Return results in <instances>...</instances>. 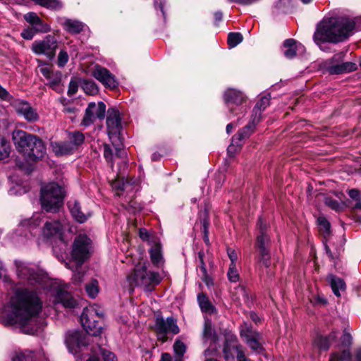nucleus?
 Wrapping results in <instances>:
<instances>
[{
	"label": "nucleus",
	"instance_id": "nucleus-1",
	"mask_svg": "<svg viewBox=\"0 0 361 361\" xmlns=\"http://www.w3.org/2000/svg\"><path fill=\"white\" fill-rule=\"evenodd\" d=\"M42 309V301L36 290L18 288L11 299L4 322L6 325H16L23 333L33 335L39 329L35 320Z\"/></svg>",
	"mask_w": 361,
	"mask_h": 361
},
{
	"label": "nucleus",
	"instance_id": "nucleus-2",
	"mask_svg": "<svg viewBox=\"0 0 361 361\" xmlns=\"http://www.w3.org/2000/svg\"><path fill=\"white\" fill-rule=\"evenodd\" d=\"M355 25L354 20L347 17L325 18L318 24L314 34V41L317 44L342 42L352 35Z\"/></svg>",
	"mask_w": 361,
	"mask_h": 361
},
{
	"label": "nucleus",
	"instance_id": "nucleus-3",
	"mask_svg": "<svg viewBox=\"0 0 361 361\" xmlns=\"http://www.w3.org/2000/svg\"><path fill=\"white\" fill-rule=\"evenodd\" d=\"M13 140L18 151L32 161L42 158L46 153L44 142L37 135L16 130L13 132Z\"/></svg>",
	"mask_w": 361,
	"mask_h": 361
},
{
	"label": "nucleus",
	"instance_id": "nucleus-4",
	"mask_svg": "<svg viewBox=\"0 0 361 361\" xmlns=\"http://www.w3.org/2000/svg\"><path fill=\"white\" fill-rule=\"evenodd\" d=\"M63 190L56 183H49L41 188L42 207L47 212H56L62 205Z\"/></svg>",
	"mask_w": 361,
	"mask_h": 361
},
{
	"label": "nucleus",
	"instance_id": "nucleus-5",
	"mask_svg": "<svg viewBox=\"0 0 361 361\" xmlns=\"http://www.w3.org/2000/svg\"><path fill=\"white\" fill-rule=\"evenodd\" d=\"M128 279L130 286L142 287L145 290H152L161 282V277L158 272L147 271V267L142 265L137 266Z\"/></svg>",
	"mask_w": 361,
	"mask_h": 361
},
{
	"label": "nucleus",
	"instance_id": "nucleus-6",
	"mask_svg": "<svg viewBox=\"0 0 361 361\" xmlns=\"http://www.w3.org/2000/svg\"><path fill=\"white\" fill-rule=\"evenodd\" d=\"M268 226L262 218H259L257 222V233L256 236L255 248L259 252V261L268 268L271 265V255H270V236L267 233Z\"/></svg>",
	"mask_w": 361,
	"mask_h": 361
},
{
	"label": "nucleus",
	"instance_id": "nucleus-7",
	"mask_svg": "<svg viewBox=\"0 0 361 361\" xmlns=\"http://www.w3.org/2000/svg\"><path fill=\"white\" fill-rule=\"evenodd\" d=\"M106 126L108 135L116 149L115 156L118 158H126L127 152L123 148L122 144L116 143L115 140V139L119 140L118 135L121 129V118L119 112L116 109H109L108 110Z\"/></svg>",
	"mask_w": 361,
	"mask_h": 361
},
{
	"label": "nucleus",
	"instance_id": "nucleus-8",
	"mask_svg": "<svg viewBox=\"0 0 361 361\" xmlns=\"http://www.w3.org/2000/svg\"><path fill=\"white\" fill-rule=\"evenodd\" d=\"M103 313L97 306L86 307L80 317V322L86 332L92 336H98L102 332L99 322L103 318Z\"/></svg>",
	"mask_w": 361,
	"mask_h": 361
},
{
	"label": "nucleus",
	"instance_id": "nucleus-9",
	"mask_svg": "<svg viewBox=\"0 0 361 361\" xmlns=\"http://www.w3.org/2000/svg\"><path fill=\"white\" fill-rule=\"evenodd\" d=\"M154 330L158 340L163 343L167 341L169 334L176 335L180 332L177 320L173 317H169L166 319L161 317H157Z\"/></svg>",
	"mask_w": 361,
	"mask_h": 361
},
{
	"label": "nucleus",
	"instance_id": "nucleus-10",
	"mask_svg": "<svg viewBox=\"0 0 361 361\" xmlns=\"http://www.w3.org/2000/svg\"><path fill=\"white\" fill-rule=\"evenodd\" d=\"M91 240L85 235H79L74 240L72 250V259L81 265L90 257Z\"/></svg>",
	"mask_w": 361,
	"mask_h": 361
},
{
	"label": "nucleus",
	"instance_id": "nucleus-11",
	"mask_svg": "<svg viewBox=\"0 0 361 361\" xmlns=\"http://www.w3.org/2000/svg\"><path fill=\"white\" fill-rule=\"evenodd\" d=\"M58 42L54 36L47 35L42 40H36L32 44V51L38 55H45L49 59L54 58Z\"/></svg>",
	"mask_w": 361,
	"mask_h": 361
},
{
	"label": "nucleus",
	"instance_id": "nucleus-12",
	"mask_svg": "<svg viewBox=\"0 0 361 361\" xmlns=\"http://www.w3.org/2000/svg\"><path fill=\"white\" fill-rule=\"evenodd\" d=\"M17 274L20 279L27 281L30 285L42 284L45 276L39 271H36L21 262H16Z\"/></svg>",
	"mask_w": 361,
	"mask_h": 361
},
{
	"label": "nucleus",
	"instance_id": "nucleus-13",
	"mask_svg": "<svg viewBox=\"0 0 361 361\" xmlns=\"http://www.w3.org/2000/svg\"><path fill=\"white\" fill-rule=\"evenodd\" d=\"M224 99L231 113L238 114L243 112L245 109L242 106L245 101L243 92L233 88L228 89L224 94Z\"/></svg>",
	"mask_w": 361,
	"mask_h": 361
},
{
	"label": "nucleus",
	"instance_id": "nucleus-14",
	"mask_svg": "<svg viewBox=\"0 0 361 361\" xmlns=\"http://www.w3.org/2000/svg\"><path fill=\"white\" fill-rule=\"evenodd\" d=\"M106 106L102 102L97 104L90 102L85 110V114L82 121V124L89 126L92 124L97 118L103 119L105 116Z\"/></svg>",
	"mask_w": 361,
	"mask_h": 361
},
{
	"label": "nucleus",
	"instance_id": "nucleus-15",
	"mask_svg": "<svg viewBox=\"0 0 361 361\" xmlns=\"http://www.w3.org/2000/svg\"><path fill=\"white\" fill-rule=\"evenodd\" d=\"M65 342L69 351L73 354L88 343L86 335L79 331H68L66 334Z\"/></svg>",
	"mask_w": 361,
	"mask_h": 361
},
{
	"label": "nucleus",
	"instance_id": "nucleus-16",
	"mask_svg": "<svg viewBox=\"0 0 361 361\" xmlns=\"http://www.w3.org/2000/svg\"><path fill=\"white\" fill-rule=\"evenodd\" d=\"M92 75L106 87L114 89L118 86L115 76L107 68L99 65L94 66Z\"/></svg>",
	"mask_w": 361,
	"mask_h": 361
},
{
	"label": "nucleus",
	"instance_id": "nucleus-17",
	"mask_svg": "<svg viewBox=\"0 0 361 361\" xmlns=\"http://www.w3.org/2000/svg\"><path fill=\"white\" fill-rule=\"evenodd\" d=\"M13 106L18 114L22 116L28 122H36L39 119L36 109L32 108L27 102L18 100Z\"/></svg>",
	"mask_w": 361,
	"mask_h": 361
},
{
	"label": "nucleus",
	"instance_id": "nucleus-18",
	"mask_svg": "<svg viewBox=\"0 0 361 361\" xmlns=\"http://www.w3.org/2000/svg\"><path fill=\"white\" fill-rule=\"evenodd\" d=\"M42 233V235L47 239L61 238L63 226L58 220L47 219L44 221Z\"/></svg>",
	"mask_w": 361,
	"mask_h": 361
},
{
	"label": "nucleus",
	"instance_id": "nucleus-19",
	"mask_svg": "<svg viewBox=\"0 0 361 361\" xmlns=\"http://www.w3.org/2000/svg\"><path fill=\"white\" fill-rule=\"evenodd\" d=\"M240 336L252 350L261 353L264 350L261 343L262 336L259 332L246 329L240 331Z\"/></svg>",
	"mask_w": 361,
	"mask_h": 361
},
{
	"label": "nucleus",
	"instance_id": "nucleus-20",
	"mask_svg": "<svg viewBox=\"0 0 361 361\" xmlns=\"http://www.w3.org/2000/svg\"><path fill=\"white\" fill-rule=\"evenodd\" d=\"M44 359H45V355L42 350H19L16 352L12 357V361H42Z\"/></svg>",
	"mask_w": 361,
	"mask_h": 361
},
{
	"label": "nucleus",
	"instance_id": "nucleus-21",
	"mask_svg": "<svg viewBox=\"0 0 361 361\" xmlns=\"http://www.w3.org/2000/svg\"><path fill=\"white\" fill-rule=\"evenodd\" d=\"M55 305L61 304L66 309H75L78 306L77 300L68 292L59 289L54 299Z\"/></svg>",
	"mask_w": 361,
	"mask_h": 361
},
{
	"label": "nucleus",
	"instance_id": "nucleus-22",
	"mask_svg": "<svg viewBox=\"0 0 361 361\" xmlns=\"http://www.w3.org/2000/svg\"><path fill=\"white\" fill-rule=\"evenodd\" d=\"M244 350V348L240 345L236 337L227 339L224 345L223 353L226 360H233L238 352Z\"/></svg>",
	"mask_w": 361,
	"mask_h": 361
},
{
	"label": "nucleus",
	"instance_id": "nucleus-23",
	"mask_svg": "<svg viewBox=\"0 0 361 361\" xmlns=\"http://www.w3.org/2000/svg\"><path fill=\"white\" fill-rule=\"evenodd\" d=\"M283 54L288 59H293L297 54V52L303 53L305 47L294 39H288L283 42Z\"/></svg>",
	"mask_w": 361,
	"mask_h": 361
},
{
	"label": "nucleus",
	"instance_id": "nucleus-24",
	"mask_svg": "<svg viewBox=\"0 0 361 361\" xmlns=\"http://www.w3.org/2000/svg\"><path fill=\"white\" fill-rule=\"evenodd\" d=\"M50 145L52 152L57 157L67 156L74 152L71 143L68 140L51 142Z\"/></svg>",
	"mask_w": 361,
	"mask_h": 361
},
{
	"label": "nucleus",
	"instance_id": "nucleus-25",
	"mask_svg": "<svg viewBox=\"0 0 361 361\" xmlns=\"http://www.w3.org/2000/svg\"><path fill=\"white\" fill-rule=\"evenodd\" d=\"M68 205L71 215L79 223H84L90 216V213L84 214L81 211L80 203L76 200L69 201Z\"/></svg>",
	"mask_w": 361,
	"mask_h": 361
},
{
	"label": "nucleus",
	"instance_id": "nucleus-26",
	"mask_svg": "<svg viewBox=\"0 0 361 361\" xmlns=\"http://www.w3.org/2000/svg\"><path fill=\"white\" fill-rule=\"evenodd\" d=\"M44 216L42 214H34L30 219H23L19 224V228L27 229L31 232L41 224Z\"/></svg>",
	"mask_w": 361,
	"mask_h": 361
},
{
	"label": "nucleus",
	"instance_id": "nucleus-27",
	"mask_svg": "<svg viewBox=\"0 0 361 361\" xmlns=\"http://www.w3.org/2000/svg\"><path fill=\"white\" fill-rule=\"evenodd\" d=\"M357 69V65L353 62H344L342 63L332 65L328 68L331 74H342L350 73Z\"/></svg>",
	"mask_w": 361,
	"mask_h": 361
},
{
	"label": "nucleus",
	"instance_id": "nucleus-28",
	"mask_svg": "<svg viewBox=\"0 0 361 361\" xmlns=\"http://www.w3.org/2000/svg\"><path fill=\"white\" fill-rule=\"evenodd\" d=\"M258 123L259 122H257V121L254 120V118L252 117L251 121H250L247 125L239 130L238 133L233 137V142L238 140L241 142L243 140L248 138L253 133L254 129Z\"/></svg>",
	"mask_w": 361,
	"mask_h": 361
},
{
	"label": "nucleus",
	"instance_id": "nucleus-29",
	"mask_svg": "<svg viewBox=\"0 0 361 361\" xmlns=\"http://www.w3.org/2000/svg\"><path fill=\"white\" fill-rule=\"evenodd\" d=\"M202 338L204 343L208 341L215 342L217 339V336L214 328L213 327L212 321L209 319H205L202 333Z\"/></svg>",
	"mask_w": 361,
	"mask_h": 361
},
{
	"label": "nucleus",
	"instance_id": "nucleus-30",
	"mask_svg": "<svg viewBox=\"0 0 361 361\" xmlns=\"http://www.w3.org/2000/svg\"><path fill=\"white\" fill-rule=\"evenodd\" d=\"M270 97H271L269 94L263 96L256 104L253 109L252 117H253L254 120L257 121V122H259L261 119L262 111H264L269 105Z\"/></svg>",
	"mask_w": 361,
	"mask_h": 361
},
{
	"label": "nucleus",
	"instance_id": "nucleus-31",
	"mask_svg": "<svg viewBox=\"0 0 361 361\" xmlns=\"http://www.w3.org/2000/svg\"><path fill=\"white\" fill-rule=\"evenodd\" d=\"M64 29L71 34H78L85 27V24L78 20L66 19L62 23Z\"/></svg>",
	"mask_w": 361,
	"mask_h": 361
},
{
	"label": "nucleus",
	"instance_id": "nucleus-32",
	"mask_svg": "<svg viewBox=\"0 0 361 361\" xmlns=\"http://www.w3.org/2000/svg\"><path fill=\"white\" fill-rule=\"evenodd\" d=\"M327 279L329 281L332 290L336 296H340V291H344L345 290V283L344 281L333 274H330L327 276Z\"/></svg>",
	"mask_w": 361,
	"mask_h": 361
},
{
	"label": "nucleus",
	"instance_id": "nucleus-33",
	"mask_svg": "<svg viewBox=\"0 0 361 361\" xmlns=\"http://www.w3.org/2000/svg\"><path fill=\"white\" fill-rule=\"evenodd\" d=\"M149 255L152 263L156 267H160L164 263V259L161 254V245L154 244L149 250Z\"/></svg>",
	"mask_w": 361,
	"mask_h": 361
},
{
	"label": "nucleus",
	"instance_id": "nucleus-34",
	"mask_svg": "<svg viewBox=\"0 0 361 361\" xmlns=\"http://www.w3.org/2000/svg\"><path fill=\"white\" fill-rule=\"evenodd\" d=\"M197 301L202 312L209 314L216 312L215 307L211 303L208 297L204 293H201L197 295Z\"/></svg>",
	"mask_w": 361,
	"mask_h": 361
},
{
	"label": "nucleus",
	"instance_id": "nucleus-35",
	"mask_svg": "<svg viewBox=\"0 0 361 361\" xmlns=\"http://www.w3.org/2000/svg\"><path fill=\"white\" fill-rule=\"evenodd\" d=\"M336 338V336L335 334H331L329 338L318 336L313 341V347L317 348L319 350H326L330 346L329 339H335Z\"/></svg>",
	"mask_w": 361,
	"mask_h": 361
},
{
	"label": "nucleus",
	"instance_id": "nucleus-36",
	"mask_svg": "<svg viewBox=\"0 0 361 361\" xmlns=\"http://www.w3.org/2000/svg\"><path fill=\"white\" fill-rule=\"evenodd\" d=\"M68 142L71 143L74 152L80 145H81L84 142L85 140L84 135L79 131H74L73 133H70L68 134Z\"/></svg>",
	"mask_w": 361,
	"mask_h": 361
},
{
	"label": "nucleus",
	"instance_id": "nucleus-37",
	"mask_svg": "<svg viewBox=\"0 0 361 361\" xmlns=\"http://www.w3.org/2000/svg\"><path fill=\"white\" fill-rule=\"evenodd\" d=\"M203 255H204V254L202 252H200L198 253V257H199L200 262V270L201 272V278H202V281L205 283V284L207 286H209L212 285V280L207 274L206 265H205V263L203 259Z\"/></svg>",
	"mask_w": 361,
	"mask_h": 361
},
{
	"label": "nucleus",
	"instance_id": "nucleus-38",
	"mask_svg": "<svg viewBox=\"0 0 361 361\" xmlns=\"http://www.w3.org/2000/svg\"><path fill=\"white\" fill-rule=\"evenodd\" d=\"M173 348L175 353V359L173 361H183L182 357L186 351L185 344L180 340H176Z\"/></svg>",
	"mask_w": 361,
	"mask_h": 361
},
{
	"label": "nucleus",
	"instance_id": "nucleus-39",
	"mask_svg": "<svg viewBox=\"0 0 361 361\" xmlns=\"http://www.w3.org/2000/svg\"><path fill=\"white\" fill-rule=\"evenodd\" d=\"M85 290L90 298H94L99 293L98 281L96 279H92L85 284Z\"/></svg>",
	"mask_w": 361,
	"mask_h": 361
},
{
	"label": "nucleus",
	"instance_id": "nucleus-40",
	"mask_svg": "<svg viewBox=\"0 0 361 361\" xmlns=\"http://www.w3.org/2000/svg\"><path fill=\"white\" fill-rule=\"evenodd\" d=\"M351 354L349 350H343L341 353H334L330 356L329 361H350Z\"/></svg>",
	"mask_w": 361,
	"mask_h": 361
},
{
	"label": "nucleus",
	"instance_id": "nucleus-41",
	"mask_svg": "<svg viewBox=\"0 0 361 361\" xmlns=\"http://www.w3.org/2000/svg\"><path fill=\"white\" fill-rule=\"evenodd\" d=\"M203 217L200 219V224L202 227V231H203V239L206 244H209V217L207 213L204 212L203 214Z\"/></svg>",
	"mask_w": 361,
	"mask_h": 361
},
{
	"label": "nucleus",
	"instance_id": "nucleus-42",
	"mask_svg": "<svg viewBox=\"0 0 361 361\" xmlns=\"http://www.w3.org/2000/svg\"><path fill=\"white\" fill-rule=\"evenodd\" d=\"M49 86L56 90L61 81V73L59 71H53V73L47 78Z\"/></svg>",
	"mask_w": 361,
	"mask_h": 361
},
{
	"label": "nucleus",
	"instance_id": "nucleus-43",
	"mask_svg": "<svg viewBox=\"0 0 361 361\" xmlns=\"http://www.w3.org/2000/svg\"><path fill=\"white\" fill-rule=\"evenodd\" d=\"M10 154V145L6 140L0 135V160L8 157Z\"/></svg>",
	"mask_w": 361,
	"mask_h": 361
},
{
	"label": "nucleus",
	"instance_id": "nucleus-44",
	"mask_svg": "<svg viewBox=\"0 0 361 361\" xmlns=\"http://www.w3.org/2000/svg\"><path fill=\"white\" fill-rule=\"evenodd\" d=\"M243 39V35L240 32H230L228 36V44L233 48L239 44Z\"/></svg>",
	"mask_w": 361,
	"mask_h": 361
},
{
	"label": "nucleus",
	"instance_id": "nucleus-45",
	"mask_svg": "<svg viewBox=\"0 0 361 361\" xmlns=\"http://www.w3.org/2000/svg\"><path fill=\"white\" fill-rule=\"evenodd\" d=\"M319 231L324 236L330 233V223L324 216H319L317 219Z\"/></svg>",
	"mask_w": 361,
	"mask_h": 361
},
{
	"label": "nucleus",
	"instance_id": "nucleus-46",
	"mask_svg": "<svg viewBox=\"0 0 361 361\" xmlns=\"http://www.w3.org/2000/svg\"><path fill=\"white\" fill-rule=\"evenodd\" d=\"M31 27L37 33H45L50 30L49 26L44 23L40 18H38L33 24L31 25Z\"/></svg>",
	"mask_w": 361,
	"mask_h": 361
},
{
	"label": "nucleus",
	"instance_id": "nucleus-47",
	"mask_svg": "<svg viewBox=\"0 0 361 361\" xmlns=\"http://www.w3.org/2000/svg\"><path fill=\"white\" fill-rule=\"evenodd\" d=\"M84 91L90 95H94L98 92L97 85L93 81L87 80L82 84Z\"/></svg>",
	"mask_w": 361,
	"mask_h": 361
},
{
	"label": "nucleus",
	"instance_id": "nucleus-48",
	"mask_svg": "<svg viewBox=\"0 0 361 361\" xmlns=\"http://www.w3.org/2000/svg\"><path fill=\"white\" fill-rule=\"evenodd\" d=\"M129 185V182H125L123 178L121 179H116L111 183V186L114 189L123 191H127Z\"/></svg>",
	"mask_w": 361,
	"mask_h": 361
},
{
	"label": "nucleus",
	"instance_id": "nucleus-49",
	"mask_svg": "<svg viewBox=\"0 0 361 361\" xmlns=\"http://www.w3.org/2000/svg\"><path fill=\"white\" fill-rule=\"evenodd\" d=\"M104 157L106 159V161L111 164V167L113 168L114 163H113V158H114V154L113 150L109 145L108 144H104Z\"/></svg>",
	"mask_w": 361,
	"mask_h": 361
},
{
	"label": "nucleus",
	"instance_id": "nucleus-50",
	"mask_svg": "<svg viewBox=\"0 0 361 361\" xmlns=\"http://www.w3.org/2000/svg\"><path fill=\"white\" fill-rule=\"evenodd\" d=\"M324 201L326 205L335 211H339L341 209L340 203L337 200H334L331 196H325Z\"/></svg>",
	"mask_w": 361,
	"mask_h": 361
},
{
	"label": "nucleus",
	"instance_id": "nucleus-51",
	"mask_svg": "<svg viewBox=\"0 0 361 361\" xmlns=\"http://www.w3.org/2000/svg\"><path fill=\"white\" fill-rule=\"evenodd\" d=\"M228 277L231 282H236L239 279V274L236 269L235 264H230L228 271Z\"/></svg>",
	"mask_w": 361,
	"mask_h": 361
},
{
	"label": "nucleus",
	"instance_id": "nucleus-52",
	"mask_svg": "<svg viewBox=\"0 0 361 361\" xmlns=\"http://www.w3.org/2000/svg\"><path fill=\"white\" fill-rule=\"evenodd\" d=\"M242 144L238 140L232 141V143L228 147L227 152L230 156H234V154L240 149Z\"/></svg>",
	"mask_w": 361,
	"mask_h": 361
},
{
	"label": "nucleus",
	"instance_id": "nucleus-53",
	"mask_svg": "<svg viewBox=\"0 0 361 361\" xmlns=\"http://www.w3.org/2000/svg\"><path fill=\"white\" fill-rule=\"evenodd\" d=\"M68 61V53L64 50H61L59 56L57 63L59 67H63Z\"/></svg>",
	"mask_w": 361,
	"mask_h": 361
},
{
	"label": "nucleus",
	"instance_id": "nucleus-54",
	"mask_svg": "<svg viewBox=\"0 0 361 361\" xmlns=\"http://www.w3.org/2000/svg\"><path fill=\"white\" fill-rule=\"evenodd\" d=\"M37 32L33 28L27 27L21 32V36L23 39L27 40H31Z\"/></svg>",
	"mask_w": 361,
	"mask_h": 361
},
{
	"label": "nucleus",
	"instance_id": "nucleus-55",
	"mask_svg": "<svg viewBox=\"0 0 361 361\" xmlns=\"http://www.w3.org/2000/svg\"><path fill=\"white\" fill-rule=\"evenodd\" d=\"M102 354L103 356L104 361H117L115 355L109 350L103 349L102 350Z\"/></svg>",
	"mask_w": 361,
	"mask_h": 361
},
{
	"label": "nucleus",
	"instance_id": "nucleus-56",
	"mask_svg": "<svg viewBox=\"0 0 361 361\" xmlns=\"http://www.w3.org/2000/svg\"><path fill=\"white\" fill-rule=\"evenodd\" d=\"M227 254L231 260V264H235V262H237L238 258V254L235 252V250H234L232 248H228Z\"/></svg>",
	"mask_w": 361,
	"mask_h": 361
},
{
	"label": "nucleus",
	"instance_id": "nucleus-57",
	"mask_svg": "<svg viewBox=\"0 0 361 361\" xmlns=\"http://www.w3.org/2000/svg\"><path fill=\"white\" fill-rule=\"evenodd\" d=\"M125 182H129V185H130L128 186V190H127V192L134 190L135 188L138 186V185L140 183V180L137 178H132L130 179L127 178L125 180Z\"/></svg>",
	"mask_w": 361,
	"mask_h": 361
},
{
	"label": "nucleus",
	"instance_id": "nucleus-58",
	"mask_svg": "<svg viewBox=\"0 0 361 361\" xmlns=\"http://www.w3.org/2000/svg\"><path fill=\"white\" fill-rule=\"evenodd\" d=\"M352 339L353 338L351 335L345 331L341 337L342 344L344 345H350L352 343Z\"/></svg>",
	"mask_w": 361,
	"mask_h": 361
},
{
	"label": "nucleus",
	"instance_id": "nucleus-59",
	"mask_svg": "<svg viewBox=\"0 0 361 361\" xmlns=\"http://www.w3.org/2000/svg\"><path fill=\"white\" fill-rule=\"evenodd\" d=\"M25 20L30 24H33L38 18H39L35 13L30 12L25 15Z\"/></svg>",
	"mask_w": 361,
	"mask_h": 361
},
{
	"label": "nucleus",
	"instance_id": "nucleus-60",
	"mask_svg": "<svg viewBox=\"0 0 361 361\" xmlns=\"http://www.w3.org/2000/svg\"><path fill=\"white\" fill-rule=\"evenodd\" d=\"M46 79L53 73L51 66L47 65V66H42L39 71Z\"/></svg>",
	"mask_w": 361,
	"mask_h": 361
},
{
	"label": "nucleus",
	"instance_id": "nucleus-61",
	"mask_svg": "<svg viewBox=\"0 0 361 361\" xmlns=\"http://www.w3.org/2000/svg\"><path fill=\"white\" fill-rule=\"evenodd\" d=\"M78 91V85L75 81L71 80L69 83L68 94L70 96L73 95Z\"/></svg>",
	"mask_w": 361,
	"mask_h": 361
},
{
	"label": "nucleus",
	"instance_id": "nucleus-62",
	"mask_svg": "<svg viewBox=\"0 0 361 361\" xmlns=\"http://www.w3.org/2000/svg\"><path fill=\"white\" fill-rule=\"evenodd\" d=\"M312 302L315 305H324L327 303V301L324 298L318 295L314 297Z\"/></svg>",
	"mask_w": 361,
	"mask_h": 361
},
{
	"label": "nucleus",
	"instance_id": "nucleus-63",
	"mask_svg": "<svg viewBox=\"0 0 361 361\" xmlns=\"http://www.w3.org/2000/svg\"><path fill=\"white\" fill-rule=\"evenodd\" d=\"M348 195L352 198V199H354V200H356L357 201V200H361V198H360V192L357 189H351L348 191Z\"/></svg>",
	"mask_w": 361,
	"mask_h": 361
},
{
	"label": "nucleus",
	"instance_id": "nucleus-64",
	"mask_svg": "<svg viewBox=\"0 0 361 361\" xmlns=\"http://www.w3.org/2000/svg\"><path fill=\"white\" fill-rule=\"evenodd\" d=\"M84 276L83 273L80 271H75L73 275V280L76 283H80L82 281V278Z\"/></svg>",
	"mask_w": 361,
	"mask_h": 361
}]
</instances>
